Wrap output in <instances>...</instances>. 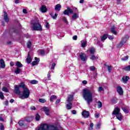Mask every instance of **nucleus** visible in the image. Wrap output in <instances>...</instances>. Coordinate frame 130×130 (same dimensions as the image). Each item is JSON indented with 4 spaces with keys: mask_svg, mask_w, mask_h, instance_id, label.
<instances>
[{
    "mask_svg": "<svg viewBox=\"0 0 130 130\" xmlns=\"http://www.w3.org/2000/svg\"><path fill=\"white\" fill-rule=\"evenodd\" d=\"M93 94L97 96V93H95V90L93 89H84L83 90L82 96L88 105L93 101Z\"/></svg>",
    "mask_w": 130,
    "mask_h": 130,
    "instance_id": "1",
    "label": "nucleus"
},
{
    "mask_svg": "<svg viewBox=\"0 0 130 130\" xmlns=\"http://www.w3.org/2000/svg\"><path fill=\"white\" fill-rule=\"evenodd\" d=\"M36 130H63L62 127H59L58 128L55 126L52 125H49L48 124H42L38 129Z\"/></svg>",
    "mask_w": 130,
    "mask_h": 130,
    "instance_id": "2",
    "label": "nucleus"
},
{
    "mask_svg": "<svg viewBox=\"0 0 130 130\" xmlns=\"http://www.w3.org/2000/svg\"><path fill=\"white\" fill-rule=\"evenodd\" d=\"M21 86L22 87V89H23V91L22 92V95L20 96V99L29 98L30 96V90L27 87L25 83H24L23 85H21Z\"/></svg>",
    "mask_w": 130,
    "mask_h": 130,
    "instance_id": "3",
    "label": "nucleus"
},
{
    "mask_svg": "<svg viewBox=\"0 0 130 130\" xmlns=\"http://www.w3.org/2000/svg\"><path fill=\"white\" fill-rule=\"evenodd\" d=\"M120 111V109L118 107H116L113 111L112 114L114 115H116V116L117 119L120 120V121H121V120H122V115H121Z\"/></svg>",
    "mask_w": 130,
    "mask_h": 130,
    "instance_id": "4",
    "label": "nucleus"
},
{
    "mask_svg": "<svg viewBox=\"0 0 130 130\" xmlns=\"http://www.w3.org/2000/svg\"><path fill=\"white\" fill-rule=\"evenodd\" d=\"M66 10H65L63 12V15H69L70 14H74V11H75L76 13H79V11L78 10V8L74 7L73 8V10L71 9L70 7H67Z\"/></svg>",
    "mask_w": 130,
    "mask_h": 130,
    "instance_id": "5",
    "label": "nucleus"
},
{
    "mask_svg": "<svg viewBox=\"0 0 130 130\" xmlns=\"http://www.w3.org/2000/svg\"><path fill=\"white\" fill-rule=\"evenodd\" d=\"M24 83L22 82L19 85H15L14 87V92L17 95H21V90H20V88H22L21 86L24 85Z\"/></svg>",
    "mask_w": 130,
    "mask_h": 130,
    "instance_id": "6",
    "label": "nucleus"
},
{
    "mask_svg": "<svg viewBox=\"0 0 130 130\" xmlns=\"http://www.w3.org/2000/svg\"><path fill=\"white\" fill-rule=\"evenodd\" d=\"M32 29L37 31H41L42 30V27L40 23L35 22L33 24Z\"/></svg>",
    "mask_w": 130,
    "mask_h": 130,
    "instance_id": "7",
    "label": "nucleus"
},
{
    "mask_svg": "<svg viewBox=\"0 0 130 130\" xmlns=\"http://www.w3.org/2000/svg\"><path fill=\"white\" fill-rule=\"evenodd\" d=\"M79 57L82 61H86L87 60V55L85 53H81L79 55Z\"/></svg>",
    "mask_w": 130,
    "mask_h": 130,
    "instance_id": "8",
    "label": "nucleus"
},
{
    "mask_svg": "<svg viewBox=\"0 0 130 130\" xmlns=\"http://www.w3.org/2000/svg\"><path fill=\"white\" fill-rule=\"evenodd\" d=\"M128 80H129V77L127 76H123L122 78V81L123 83H124V84H126V83L127 82V81H128Z\"/></svg>",
    "mask_w": 130,
    "mask_h": 130,
    "instance_id": "9",
    "label": "nucleus"
},
{
    "mask_svg": "<svg viewBox=\"0 0 130 130\" xmlns=\"http://www.w3.org/2000/svg\"><path fill=\"white\" fill-rule=\"evenodd\" d=\"M117 92L118 93L119 95H122L123 94V90H122V88L120 86L117 87Z\"/></svg>",
    "mask_w": 130,
    "mask_h": 130,
    "instance_id": "10",
    "label": "nucleus"
},
{
    "mask_svg": "<svg viewBox=\"0 0 130 130\" xmlns=\"http://www.w3.org/2000/svg\"><path fill=\"white\" fill-rule=\"evenodd\" d=\"M43 109L46 115H49L50 112L49 109H48V108H47L46 107H44L43 108Z\"/></svg>",
    "mask_w": 130,
    "mask_h": 130,
    "instance_id": "11",
    "label": "nucleus"
},
{
    "mask_svg": "<svg viewBox=\"0 0 130 130\" xmlns=\"http://www.w3.org/2000/svg\"><path fill=\"white\" fill-rule=\"evenodd\" d=\"M82 115L85 117V118H88V117L90 116L89 112L87 111H83V112H82Z\"/></svg>",
    "mask_w": 130,
    "mask_h": 130,
    "instance_id": "12",
    "label": "nucleus"
},
{
    "mask_svg": "<svg viewBox=\"0 0 130 130\" xmlns=\"http://www.w3.org/2000/svg\"><path fill=\"white\" fill-rule=\"evenodd\" d=\"M0 67L1 69H5L6 68V64L3 59H0Z\"/></svg>",
    "mask_w": 130,
    "mask_h": 130,
    "instance_id": "13",
    "label": "nucleus"
},
{
    "mask_svg": "<svg viewBox=\"0 0 130 130\" xmlns=\"http://www.w3.org/2000/svg\"><path fill=\"white\" fill-rule=\"evenodd\" d=\"M78 18H79V12H76V13H73V14L72 16V18L73 20H77V19H78Z\"/></svg>",
    "mask_w": 130,
    "mask_h": 130,
    "instance_id": "14",
    "label": "nucleus"
},
{
    "mask_svg": "<svg viewBox=\"0 0 130 130\" xmlns=\"http://www.w3.org/2000/svg\"><path fill=\"white\" fill-rule=\"evenodd\" d=\"M4 20L6 23H9V17H8V14L7 12L5 11L4 13Z\"/></svg>",
    "mask_w": 130,
    "mask_h": 130,
    "instance_id": "15",
    "label": "nucleus"
},
{
    "mask_svg": "<svg viewBox=\"0 0 130 130\" xmlns=\"http://www.w3.org/2000/svg\"><path fill=\"white\" fill-rule=\"evenodd\" d=\"M128 38H129V37L128 35H126L122 39L121 42L124 44L127 41Z\"/></svg>",
    "mask_w": 130,
    "mask_h": 130,
    "instance_id": "16",
    "label": "nucleus"
},
{
    "mask_svg": "<svg viewBox=\"0 0 130 130\" xmlns=\"http://www.w3.org/2000/svg\"><path fill=\"white\" fill-rule=\"evenodd\" d=\"M40 10L42 13H46V11H47V8H46V6L43 5L41 6Z\"/></svg>",
    "mask_w": 130,
    "mask_h": 130,
    "instance_id": "17",
    "label": "nucleus"
},
{
    "mask_svg": "<svg viewBox=\"0 0 130 130\" xmlns=\"http://www.w3.org/2000/svg\"><path fill=\"white\" fill-rule=\"evenodd\" d=\"M111 31L113 34H114V35H116L117 34V31L115 30V26L114 25L112 26Z\"/></svg>",
    "mask_w": 130,
    "mask_h": 130,
    "instance_id": "18",
    "label": "nucleus"
},
{
    "mask_svg": "<svg viewBox=\"0 0 130 130\" xmlns=\"http://www.w3.org/2000/svg\"><path fill=\"white\" fill-rule=\"evenodd\" d=\"M111 101L112 104H115L117 103L118 100H117V98H116V97H113L111 99Z\"/></svg>",
    "mask_w": 130,
    "mask_h": 130,
    "instance_id": "19",
    "label": "nucleus"
},
{
    "mask_svg": "<svg viewBox=\"0 0 130 130\" xmlns=\"http://www.w3.org/2000/svg\"><path fill=\"white\" fill-rule=\"evenodd\" d=\"M32 61V58L30 56V53H28L27 57L26 58V62L27 63H30Z\"/></svg>",
    "mask_w": 130,
    "mask_h": 130,
    "instance_id": "20",
    "label": "nucleus"
},
{
    "mask_svg": "<svg viewBox=\"0 0 130 130\" xmlns=\"http://www.w3.org/2000/svg\"><path fill=\"white\" fill-rule=\"evenodd\" d=\"M60 9H61V5L60 4H57L55 7V10L56 11H60Z\"/></svg>",
    "mask_w": 130,
    "mask_h": 130,
    "instance_id": "21",
    "label": "nucleus"
},
{
    "mask_svg": "<svg viewBox=\"0 0 130 130\" xmlns=\"http://www.w3.org/2000/svg\"><path fill=\"white\" fill-rule=\"evenodd\" d=\"M25 121H27V122H31L32 120H33V117H27L25 119Z\"/></svg>",
    "mask_w": 130,
    "mask_h": 130,
    "instance_id": "22",
    "label": "nucleus"
},
{
    "mask_svg": "<svg viewBox=\"0 0 130 130\" xmlns=\"http://www.w3.org/2000/svg\"><path fill=\"white\" fill-rule=\"evenodd\" d=\"M73 100H74V95H69L68 99L67 100V102L70 103L71 101H73Z\"/></svg>",
    "mask_w": 130,
    "mask_h": 130,
    "instance_id": "23",
    "label": "nucleus"
},
{
    "mask_svg": "<svg viewBox=\"0 0 130 130\" xmlns=\"http://www.w3.org/2000/svg\"><path fill=\"white\" fill-rule=\"evenodd\" d=\"M57 98V96L55 95H52L50 96V101L52 102L54 100H55Z\"/></svg>",
    "mask_w": 130,
    "mask_h": 130,
    "instance_id": "24",
    "label": "nucleus"
},
{
    "mask_svg": "<svg viewBox=\"0 0 130 130\" xmlns=\"http://www.w3.org/2000/svg\"><path fill=\"white\" fill-rule=\"evenodd\" d=\"M95 49L94 48H90L89 49V52L90 54H94L95 53Z\"/></svg>",
    "mask_w": 130,
    "mask_h": 130,
    "instance_id": "25",
    "label": "nucleus"
},
{
    "mask_svg": "<svg viewBox=\"0 0 130 130\" xmlns=\"http://www.w3.org/2000/svg\"><path fill=\"white\" fill-rule=\"evenodd\" d=\"M16 66L17 67V68H23V64H22V63H21L20 61H17L16 62Z\"/></svg>",
    "mask_w": 130,
    "mask_h": 130,
    "instance_id": "26",
    "label": "nucleus"
},
{
    "mask_svg": "<svg viewBox=\"0 0 130 130\" xmlns=\"http://www.w3.org/2000/svg\"><path fill=\"white\" fill-rule=\"evenodd\" d=\"M107 35H104L102 38H101V41H104V40H106L107 39L108 37Z\"/></svg>",
    "mask_w": 130,
    "mask_h": 130,
    "instance_id": "27",
    "label": "nucleus"
},
{
    "mask_svg": "<svg viewBox=\"0 0 130 130\" xmlns=\"http://www.w3.org/2000/svg\"><path fill=\"white\" fill-rule=\"evenodd\" d=\"M69 104H67V109H72V103H68Z\"/></svg>",
    "mask_w": 130,
    "mask_h": 130,
    "instance_id": "28",
    "label": "nucleus"
},
{
    "mask_svg": "<svg viewBox=\"0 0 130 130\" xmlns=\"http://www.w3.org/2000/svg\"><path fill=\"white\" fill-rule=\"evenodd\" d=\"M35 117H36V120L37 121H39L40 120L41 117H40V115H39L38 113L36 114Z\"/></svg>",
    "mask_w": 130,
    "mask_h": 130,
    "instance_id": "29",
    "label": "nucleus"
},
{
    "mask_svg": "<svg viewBox=\"0 0 130 130\" xmlns=\"http://www.w3.org/2000/svg\"><path fill=\"white\" fill-rule=\"evenodd\" d=\"M14 73H15L16 75L20 74L21 73V69H20V68H17L16 70H15Z\"/></svg>",
    "mask_w": 130,
    "mask_h": 130,
    "instance_id": "30",
    "label": "nucleus"
},
{
    "mask_svg": "<svg viewBox=\"0 0 130 130\" xmlns=\"http://www.w3.org/2000/svg\"><path fill=\"white\" fill-rule=\"evenodd\" d=\"M86 44H87L86 41H81V46L82 47H85L86 46Z\"/></svg>",
    "mask_w": 130,
    "mask_h": 130,
    "instance_id": "31",
    "label": "nucleus"
},
{
    "mask_svg": "<svg viewBox=\"0 0 130 130\" xmlns=\"http://www.w3.org/2000/svg\"><path fill=\"white\" fill-rule=\"evenodd\" d=\"M50 15L52 17V18L54 19H55L56 18H57V14H55L54 15L52 14V13H50Z\"/></svg>",
    "mask_w": 130,
    "mask_h": 130,
    "instance_id": "32",
    "label": "nucleus"
},
{
    "mask_svg": "<svg viewBox=\"0 0 130 130\" xmlns=\"http://www.w3.org/2000/svg\"><path fill=\"white\" fill-rule=\"evenodd\" d=\"M123 44H124L122 43V41H121V42H120V43L118 44V45L117 46V48H120L122 47V46L123 45Z\"/></svg>",
    "mask_w": 130,
    "mask_h": 130,
    "instance_id": "33",
    "label": "nucleus"
},
{
    "mask_svg": "<svg viewBox=\"0 0 130 130\" xmlns=\"http://www.w3.org/2000/svg\"><path fill=\"white\" fill-rule=\"evenodd\" d=\"M0 99L2 100L5 99V95H4V93L2 91H0Z\"/></svg>",
    "mask_w": 130,
    "mask_h": 130,
    "instance_id": "34",
    "label": "nucleus"
},
{
    "mask_svg": "<svg viewBox=\"0 0 130 130\" xmlns=\"http://www.w3.org/2000/svg\"><path fill=\"white\" fill-rule=\"evenodd\" d=\"M2 91H3V92H6V93H8V92H9V89H8V88L7 87H3L2 88Z\"/></svg>",
    "mask_w": 130,
    "mask_h": 130,
    "instance_id": "35",
    "label": "nucleus"
},
{
    "mask_svg": "<svg viewBox=\"0 0 130 130\" xmlns=\"http://www.w3.org/2000/svg\"><path fill=\"white\" fill-rule=\"evenodd\" d=\"M98 108H101L102 107V103L100 101H99L98 102Z\"/></svg>",
    "mask_w": 130,
    "mask_h": 130,
    "instance_id": "36",
    "label": "nucleus"
},
{
    "mask_svg": "<svg viewBox=\"0 0 130 130\" xmlns=\"http://www.w3.org/2000/svg\"><path fill=\"white\" fill-rule=\"evenodd\" d=\"M122 109L124 111V112H125V113H128L129 112L128 109H126L125 108H122Z\"/></svg>",
    "mask_w": 130,
    "mask_h": 130,
    "instance_id": "37",
    "label": "nucleus"
},
{
    "mask_svg": "<svg viewBox=\"0 0 130 130\" xmlns=\"http://www.w3.org/2000/svg\"><path fill=\"white\" fill-rule=\"evenodd\" d=\"M93 126H94V124L93 123H90L88 130H93Z\"/></svg>",
    "mask_w": 130,
    "mask_h": 130,
    "instance_id": "38",
    "label": "nucleus"
},
{
    "mask_svg": "<svg viewBox=\"0 0 130 130\" xmlns=\"http://www.w3.org/2000/svg\"><path fill=\"white\" fill-rule=\"evenodd\" d=\"M30 84H32V85H34L35 84H38V81H37V80H31L30 82Z\"/></svg>",
    "mask_w": 130,
    "mask_h": 130,
    "instance_id": "39",
    "label": "nucleus"
},
{
    "mask_svg": "<svg viewBox=\"0 0 130 130\" xmlns=\"http://www.w3.org/2000/svg\"><path fill=\"white\" fill-rule=\"evenodd\" d=\"M123 70H124L125 71H127L128 72L129 71H130V65H128V66L124 68Z\"/></svg>",
    "mask_w": 130,
    "mask_h": 130,
    "instance_id": "40",
    "label": "nucleus"
},
{
    "mask_svg": "<svg viewBox=\"0 0 130 130\" xmlns=\"http://www.w3.org/2000/svg\"><path fill=\"white\" fill-rule=\"evenodd\" d=\"M0 129L5 130V125L2 123H0Z\"/></svg>",
    "mask_w": 130,
    "mask_h": 130,
    "instance_id": "41",
    "label": "nucleus"
},
{
    "mask_svg": "<svg viewBox=\"0 0 130 130\" xmlns=\"http://www.w3.org/2000/svg\"><path fill=\"white\" fill-rule=\"evenodd\" d=\"M72 49V47L70 46H67L65 47V50L70 51Z\"/></svg>",
    "mask_w": 130,
    "mask_h": 130,
    "instance_id": "42",
    "label": "nucleus"
},
{
    "mask_svg": "<svg viewBox=\"0 0 130 130\" xmlns=\"http://www.w3.org/2000/svg\"><path fill=\"white\" fill-rule=\"evenodd\" d=\"M98 91L99 92H103L104 91V88L103 87L100 86L99 89H98Z\"/></svg>",
    "mask_w": 130,
    "mask_h": 130,
    "instance_id": "43",
    "label": "nucleus"
},
{
    "mask_svg": "<svg viewBox=\"0 0 130 130\" xmlns=\"http://www.w3.org/2000/svg\"><path fill=\"white\" fill-rule=\"evenodd\" d=\"M39 101L41 102V103H44L45 102H46V101L44 99H40Z\"/></svg>",
    "mask_w": 130,
    "mask_h": 130,
    "instance_id": "44",
    "label": "nucleus"
},
{
    "mask_svg": "<svg viewBox=\"0 0 130 130\" xmlns=\"http://www.w3.org/2000/svg\"><path fill=\"white\" fill-rule=\"evenodd\" d=\"M3 115H4V114H0V121H5V119H4V117H3Z\"/></svg>",
    "mask_w": 130,
    "mask_h": 130,
    "instance_id": "45",
    "label": "nucleus"
},
{
    "mask_svg": "<svg viewBox=\"0 0 130 130\" xmlns=\"http://www.w3.org/2000/svg\"><path fill=\"white\" fill-rule=\"evenodd\" d=\"M18 124L20 126H22V125H24V121L23 120H20L18 122Z\"/></svg>",
    "mask_w": 130,
    "mask_h": 130,
    "instance_id": "46",
    "label": "nucleus"
},
{
    "mask_svg": "<svg viewBox=\"0 0 130 130\" xmlns=\"http://www.w3.org/2000/svg\"><path fill=\"white\" fill-rule=\"evenodd\" d=\"M127 59H128V56H126L121 58V60H123V61H125V60H127Z\"/></svg>",
    "mask_w": 130,
    "mask_h": 130,
    "instance_id": "47",
    "label": "nucleus"
},
{
    "mask_svg": "<svg viewBox=\"0 0 130 130\" xmlns=\"http://www.w3.org/2000/svg\"><path fill=\"white\" fill-rule=\"evenodd\" d=\"M90 58L92 60H94L96 59V57L94 55H92L90 56Z\"/></svg>",
    "mask_w": 130,
    "mask_h": 130,
    "instance_id": "48",
    "label": "nucleus"
},
{
    "mask_svg": "<svg viewBox=\"0 0 130 130\" xmlns=\"http://www.w3.org/2000/svg\"><path fill=\"white\" fill-rule=\"evenodd\" d=\"M31 46H32V43L30 41H28L27 45V48H30V47H31Z\"/></svg>",
    "mask_w": 130,
    "mask_h": 130,
    "instance_id": "49",
    "label": "nucleus"
},
{
    "mask_svg": "<svg viewBox=\"0 0 130 130\" xmlns=\"http://www.w3.org/2000/svg\"><path fill=\"white\" fill-rule=\"evenodd\" d=\"M99 116H100V115L99 113H96L94 114V117L95 118H99Z\"/></svg>",
    "mask_w": 130,
    "mask_h": 130,
    "instance_id": "50",
    "label": "nucleus"
},
{
    "mask_svg": "<svg viewBox=\"0 0 130 130\" xmlns=\"http://www.w3.org/2000/svg\"><path fill=\"white\" fill-rule=\"evenodd\" d=\"M90 71H91L92 72L95 71V70H96V68H95V67L94 66H91L89 68Z\"/></svg>",
    "mask_w": 130,
    "mask_h": 130,
    "instance_id": "51",
    "label": "nucleus"
},
{
    "mask_svg": "<svg viewBox=\"0 0 130 130\" xmlns=\"http://www.w3.org/2000/svg\"><path fill=\"white\" fill-rule=\"evenodd\" d=\"M38 64V62L36 61H34L32 62V67H34V66H36V64Z\"/></svg>",
    "mask_w": 130,
    "mask_h": 130,
    "instance_id": "52",
    "label": "nucleus"
},
{
    "mask_svg": "<svg viewBox=\"0 0 130 130\" xmlns=\"http://www.w3.org/2000/svg\"><path fill=\"white\" fill-rule=\"evenodd\" d=\"M108 70L109 73H111V70H112V67L110 66H108Z\"/></svg>",
    "mask_w": 130,
    "mask_h": 130,
    "instance_id": "53",
    "label": "nucleus"
},
{
    "mask_svg": "<svg viewBox=\"0 0 130 130\" xmlns=\"http://www.w3.org/2000/svg\"><path fill=\"white\" fill-rule=\"evenodd\" d=\"M55 63H53L51 68V70H54V67H55Z\"/></svg>",
    "mask_w": 130,
    "mask_h": 130,
    "instance_id": "54",
    "label": "nucleus"
},
{
    "mask_svg": "<svg viewBox=\"0 0 130 130\" xmlns=\"http://www.w3.org/2000/svg\"><path fill=\"white\" fill-rule=\"evenodd\" d=\"M62 20H63V21H64L65 22V23H66V24H68V20L67 19V18H66V17H63V18H62Z\"/></svg>",
    "mask_w": 130,
    "mask_h": 130,
    "instance_id": "55",
    "label": "nucleus"
},
{
    "mask_svg": "<svg viewBox=\"0 0 130 130\" xmlns=\"http://www.w3.org/2000/svg\"><path fill=\"white\" fill-rule=\"evenodd\" d=\"M40 54H41V55H44V54H45V52L44 51V50H41Z\"/></svg>",
    "mask_w": 130,
    "mask_h": 130,
    "instance_id": "56",
    "label": "nucleus"
},
{
    "mask_svg": "<svg viewBox=\"0 0 130 130\" xmlns=\"http://www.w3.org/2000/svg\"><path fill=\"white\" fill-rule=\"evenodd\" d=\"M108 38L110 39V40H112L114 39V37H113L112 36H108Z\"/></svg>",
    "mask_w": 130,
    "mask_h": 130,
    "instance_id": "57",
    "label": "nucleus"
},
{
    "mask_svg": "<svg viewBox=\"0 0 130 130\" xmlns=\"http://www.w3.org/2000/svg\"><path fill=\"white\" fill-rule=\"evenodd\" d=\"M47 78L48 79H49V80H50V71L48 73Z\"/></svg>",
    "mask_w": 130,
    "mask_h": 130,
    "instance_id": "58",
    "label": "nucleus"
},
{
    "mask_svg": "<svg viewBox=\"0 0 130 130\" xmlns=\"http://www.w3.org/2000/svg\"><path fill=\"white\" fill-rule=\"evenodd\" d=\"M30 109L31 110H36V108L35 107V106H31L30 107Z\"/></svg>",
    "mask_w": 130,
    "mask_h": 130,
    "instance_id": "59",
    "label": "nucleus"
},
{
    "mask_svg": "<svg viewBox=\"0 0 130 130\" xmlns=\"http://www.w3.org/2000/svg\"><path fill=\"white\" fill-rule=\"evenodd\" d=\"M77 39H78V36H74L73 37V40H77Z\"/></svg>",
    "mask_w": 130,
    "mask_h": 130,
    "instance_id": "60",
    "label": "nucleus"
},
{
    "mask_svg": "<svg viewBox=\"0 0 130 130\" xmlns=\"http://www.w3.org/2000/svg\"><path fill=\"white\" fill-rule=\"evenodd\" d=\"M72 112L73 114H77V111L76 110H73L72 111Z\"/></svg>",
    "mask_w": 130,
    "mask_h": 130,
    "instance_id": "61",
    "label": "nucleus"
},
{
    "mask_svg": "<svg viewBox=\"0 0 130 130\" xmlns=\"http://www.w3.org/2000/svg\"><path fill=\"white\" fill-rule=\"evenodd\" d=\"M35 59L36 61H37L38 62H39V61H40V60L38 57H35Z\"/></svg>",
    "mask_w": 130,
    "mask_h": 130,
    "instance_id": "62",
    "label": "nucleus"
},
{
    "mask_svg": "<svg viewBox=\"0 0 130 130\" xmlns=\"http://www.w3.org/2000/svg\"><path fill=\"white\" fill-rule=\"evenodd\" d=\"M46 27H47V29L49 28V23H48V22L46 24Z\"/></svg>",
    "mask_w": 130,
    "mask_h": 130,
    "instance_id": "63",
    "label": "nucleus"
},
{
    "mask_svg": "<svg viewBox=\"0 0 130 130\" xmlns=\"http://www.w3.org/2000/svg\"><path fill=\"white\" fill-rule=\"evenodd\" d=\"M23 14H27V10L23 9Z\"/></svg>",
    "mask_w": 130,
    "mask_h": 130,
    "instance_id": "64",
    "label": "nucleus"
}]
</instances>
